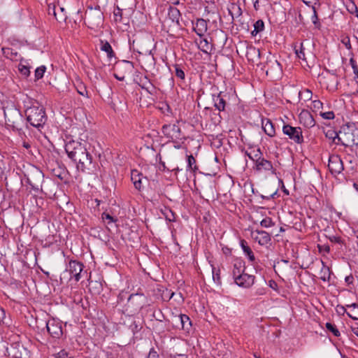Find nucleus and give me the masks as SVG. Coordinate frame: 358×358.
I'll return each instance as SVG.
<instances>
[{
  "label": "nucleus",
  "instance_id": "obj_48",
  "mask_svg": "<svg viewBox=\"0 0 358 358\" xmlns=\"http://www.w3.org/2000/svg\"><path fill=\"white\" fill-rule=\"evenodd\" d=\"M350 64L352 66V69H353V73L355 74V79L358 78V66L357 64L356 61L354 59L353 57H351L350 59Z\"/></svg>",
  "mask_w": 358,
  "mask_h": 358
},
{
  "label": "nucleus",
  "instance_id": "obj_46",
  "mask_svg": "<svg viewBox=\"0 0 358 358\" xmlns=\"http://www.w3.org/2000/svg\"><path fill=\"white\" fill-rule=\"evenodd\" d=\"M46 67L45 66H41L38 67L35 71L36 80H39L43 77L44 73L45 72Z\"/></svg>",
  "mask_w": 358,
  "mask_h": 358
},
{
  "label": "nucleus",
  "instance_id": "obj_63",
  "mask_svg": "<svg viewBox=\"0 0 358 358\" xmlns=\"http://www.w3.org/2000/svg\"><path fill=\"white\" fill-rule=\"evenodd\" d=\"M336 310L338 313H341V314H344L345 313H348L346 312V309L344 306H341V305H338L337 307H336Z\"/></svg>",
  "mask_w": 358,
  "mask_h": 358
},
{
  "label": "nucleus",
  "instance_id": "obj_51",
  "mask_svg": "<svg viewBox=\"0 0 358 358\" xmlns=\"http://www.w3.org/2000/svg\"><path fill=\"white\" fill-rule=\"evenodd\" d=\"M260 224L262 227L267 228V227H271L272 225H273V222L271 218L266 217V218L263 219L261 221Z\"/></svg>",
  "mask_w": 358,
  "mask_h": 358
},
{
  "label": "nucleus",
  "instance_id": "obj_19",
  "mask_svg": "<svg viewBox=\"0 0 358 358\" xmlns=\"http://www.w3.org/2000/svg\"><path fill=\"white\" fill-rule=\"evenodd\" d=\"M175 323L178 328H181L187 331H188L191 327V321L189 317L184 314H180L175 317Z\"/></svg>",
  "mask_w": 358,
  "mask_h": 358
},
{
  "label": "nucleus",
  "instance_id": "obj_52",
  "mask_svg": "<svg viewBox=\"0 0 358 358\" xmlns=\"http://www.w3.org/2000/svg\"><path fill=\"white\" fill-rule=\"evenodd\" d=\"M320 115L325 120H333L335 117L334 113L333 111L328 112H320Z\"/></svg>",
  "mask_w": 358,
  "mask_h": 358
},
{
  "label": "nucleus",
  "instance_id": "obj_57",
  "mask_svg": "<svg viewBox=\"0 0 358 358\" xmlns=\"http://www.w3.org/2000/svg\"><path fill=\"white\" fill-rule=\"evenodd\" d=\"M342 43L344 44V45L345 46V48L348 49V50H351L352 49V45H351V43H350V39L348 36H345L344 37L342 41H341Z\"/></svg>",
  "mask_w": 358,
  "mask_h": 358
},
{
  "label": "nucleus",
  "instance_id": "obj_27",
  "mask_svg": "<svg viewBox=\"0 0 358 358\" xmlns=\"http://www.w3.org/2000/svg\"><path fill=\"white\" fill-rule=\"evenodd\" d=\"M228 11L229 15L231 16L232 20L234 18H237L242 15V10L238 3L233 2L228 7Z\"/></svg>",
  "mask_w": 358,
  "mask_h": 358
},
{
  "label": "nucleus",
  "instance_id": "obj_59",
  "mask_svg": "<svg viewBox=\"0 0 358 358\" xmlns=\"http://www.w3.org/2000/svg\"><path fill=\"white\" fill-rule=\"evenodd\" d=\"M148 358H159V356L155 348H151L148 355Z\"/></svg>",
  "mask_w": 358,
  "mask_h": 358
},
{
  "label": "nucleus",
  "instance_id": "obj_29",
  "mask_svg": "<svg viewBox=\"0 0 358 358\" xmlns=\"http://www.w3.org/2000/svg\"><path fill=\"white\" fill-rule=\"evenodd\" d=\"M326 138L329 140L331 141V143L338 145L340 144V141H338L340 131L337 132L333 129H329L324 132Z\"/></svg>",
  "mask_w": 358,
  "mask_h": 358
},
{
  "label": "nucleus",
  "instance_id": "obj_13",
  "mask_svg": "<svg viewBox=\"0 0 358 358\" xmlns=\"http://www.w3.org/2000/svg\"><path fill=\"white\" fill-rule=\"evenodd\" d=\"M133 63L129 61H124L123 63L117 66V73L114 76L118 80L123 81L126 75L131 73L134 70Z\"/></svg>",
  "mask_w": 358,
  "mask_h": 358
},
{
  "label": "nucleus",
  "instance_id": "obj_49",
  "mask_svg": "<svg viewBox=\"0 0 358 358\" xmlns=\"http://www.w3.org/2000/svg\"><path fill=\"white\" fill-rule=\"evenodd\" d=\"M18 69L21 74L24 76L25 77L29 76L30 74L29 67L25 65L20 64Z\"/></svg>",
  "mask_w": 358,
  "mask_h": 358
},
{
  "label": "nucleus",
  "instance_id": "obj_41",
  "mask_svg": "<svg viewBox=\"0 0 358 358\" xmlns=\"http://www.w3.org/2000/svg\"><path fill=\"white\" fill-rule=\"evenodd\" d=\"M264 28V23L262 20H258L254 24V30L251 32L252 36H256L258 33L262 31Z\"/></svg>",
  "mask_w": 358,
  "mask_h": 358
},
{
  "label": "nucleus",
  "instance_id": "obj_10",
  "mask_svg": "<svg viewBox=\"0 0 358 358\" xmlns=\"http://www.w3.org/2000/svg\"><path fill=\"white\" fill-rule=\"evenodd\" d=\"M46 329L49 334L54 338H59L63 334L62 322L55 318L46 322Z\"/></svg>",
  "mask_w": 358,
  "mask_h": 358
},
{
  "label": "nucleus",
  "instance_id": "obj_34",
  "mask_svg": "<svg viewBox=\"0 0 358 358\" xmlns=\"http://www.w3.org/2000/svg\"><path fill=\"white\" fill-rule=\"evenodd\" d=\"M346 306L350 309V312L347 313V315L353 320H358V304L353 303Z\"/></svg>",
  "mask_w": 358,
  "mask_h": 358
},
{
  "label": "nucleus",
  "instance_id": "obj_32",
  "mask_svg": "<svg viewBox=\"0 0 358 358\" xmlns=\"http://www.w3.org/2000/svg\"><path fill=\"white\" fill-rule=\"evenodd\" d=\"M168 15L173 22L179 24L181 14L178 8L170 6L169 8Z\"/></svg>",
  "mask_w": 358,
  "mask_h": 358
},
{
  "label": "nucleus",
  "instance_id": "obj_26",
  "mask_svg": "<svg viewBox=\"0 0 358 358\" xmlns=\"http://www.w3.org/2000/svg\"><path fill=\"white\" fill-rule=\"evenodd\" d=\"M198 48L206 54H210L213 49V44L207 38H202L201 37L198 43Z\"/></svg>",
  "mask_w": 358,
  "mask_h": 358
},
{
  "label": "nucleus",
  "instance_id": "obj_28",
  "mask_svg": "<svg viewBox=\"0 0 358 358\" xmlns=\"http://www.w3.org/2000/svg\"><path fill=\"white\" fill-rule=\"evenodd\" d=\"M100 49L106 53L109 59L114 57L115 55L110 44L106 40H100Z\"/></svg>",
  "mask_w": 358,
  "mask_h": 358
},
{
  "label": "nucleus",
  "instance_id": "obj_12",
  "mask_svg": "<svg viewBox=\"0 0 358 358\" xmlns=\"http://www.w3.org/2000/svg\"><path fill=\"white\" fill-rule=\"evenodd\" d=\"M253 169L258 173L270 172L272 174H276L272 162L264 157L255 164Z\"/></svg>",
  "mask_w": 358,
  "mask_h": 358
},
{
  "label": "nucleus",
  "instance_id": "obj_45",
  "mask_svg": "<svg viewBox=\"0 0 358 358\" xmlns=\"http://www.w3.org/2000/svg\"><path fill=\"white\" fill-rule=\"evenodd\" d=\"M113 17L114 20L116 22H120L122 20V10L120 9L119 7H117L114 9L113 11Z\"/></svg>",
  "mask_w": 358,
  "mask_h": 358
},
{
  "label": "nucleus",
  "instance_id": "obj_15",
  "mask_svg": "<svg viewBox=\"0 0 358 358\" xmlns=\"http://www.w3.org/2000/svg\"><path fill=\"white\" fill-rule=\"evenodd\" d=\"M255 276L245 273V271L234 280L235 283L244 288L250 287L255 282Z\"/></svg>",
  "mask_w": 358,
  "mask_h": 358
},
{
  "label": "nucleus",
  "instance_id": "obj_39",
  "mask_svg": "<svg viewBox=\"0 0 358 358\" xmlns=\"http://www.w3.org/2000/svg\"><path fill=\"white\" fill-rule=\"evenodd\" d=\"M162 213L165 217V219L169 222H175L176 215L175 213L169 208L165 207L164 209L162 210Z\"/></svg>",
  "mask_w": 358,
  "mask_h": 358
},
{
  "label": "nucleus",
  "instance_id": "obj_17",
  "mask_svg": "<svg viewBox=\"0 0 358 358\" xmlns=\"http://www.w3.org/2000/svg\"><path fill=\"white\" fill-rule=\"evenodd\" d=\"M299 119L300 123L307 128H311L315 125L313 116L308 110H302L299 115Z\"/></svg>",
  "mask_w": 358,
  "mask_h": 358
},
{
  "label": "nucleus",
  "instance_id": "obj_18",
  "mask_svg": "<svg viewBox=\"0 0 358 358\" xmlns=\"http://www.w3.org/2000/svg\"><path fill=\"white\" fill-rule=\"evenodd\" d=\"M138 85L145 90L150 94H154L156 92V88L146 76H141L138 79L135 80Z\"/></svg>",
  "mask_w": 358,
  "mask_h": 358
},
{
  "label": "nucleus",
  "instance_id": "obj_56",
  "mask_svg": "<svg viewBox=\"0 0 358 358\" xmlns=\"http://www.w3.org/2000/svg\"><path fill=\"white\" fill-rule=\"evenodd\" d=\"M313 107L315 110H319L322 108L323 103L320 100H315L313 101Z\"/></svg>",
  "mask_w": 358,
  "mask_h": 358
},
{
  "label": "nucleus",
  "instance_id": "obj_25",
  "mask_svg": "<svg viewBox=\"0 0 358 358\" xmlns=\"http://www.w3.org/2000/svg\"><path fill=\"white\" fill-rule=\"evenodd\" d=\"M245 153V155H247L249 159L254 162V164H256L263 157V154L261 152L260 148H250V150H246Z\"/></svg>",
  "mask_w": 358,
  "mask_h": 358
},
{
  "label": "nucleus",
  "instance_id": "obj_64",
  "mask_svg": "<svg viewBox=\"0 0 358 358\" xmlns=\"http://www.w3.org/2000/svg\"><path fill=\"white\" fill-rule=\"evenodd\" d=\"M169 3L173 6H180L181 5L182 7L184 6V3H180V0H169Z\"/></svg>",
  "mask_w": 358,
  "mask_h": 358
},
{
  "label": "nucleus",
  "instance_id": "obj_43",
  "mask_svg": "<svg viewBox=\"0 0 358 358\" xmlns=\"http://www.w3.org/2000/svg\"><path fill=\"white\" fill-rule=\"evenodd\" d=\"M212 275L213 281L217 285L221 284L220 270L212 266Z\"/></svg>",
  "mask_w": 358,
  "mask_h": 358
},
{
  "label": "nucleus",
  "instance_id": "obj_30",
  "mask_svg": "<svg viewBox=\"0 0 358 358\" xmlns=\"http://www.w3.org/2000/svg\"><path fill=\"white\" fill-rule=\"evenodd\" d=\"M322 267L321 268L320 274V278L323 282H329L331 278V270L330 268L325 264V263L322 261Z\"/></svg>",
  "mask_w": 358,
  "mask_h": 358
},
{
  "label": "nucleus",
  "instance_id": "obj_60",
  "mask_svg": "<svg viewBox=\"0 0 358 358\" xmlns=\"http://www.w3.org/2000/svg\"><path fill=\"white\" fill-rule=\"evenodd\" d=\"M67 357H68V352L64 350H60L56 355V358H67Z\"/></svg>",
  "mask_w": 358,
  "mask_h": 358
},
{
  "label": "nucleus",
  "instance_id": "obj_35",
  "mask_svg": "<svg viewBox=\"0 0 358 358\" xmlns=\"http://www.w3.org/2000/svg\"><path fill=\"white\" fill-rule=\"evenodd\" d=\"M187 170L195 173L198 170V166L196 164V159L192 155H187Z\"/></svg>",
  "mask_w": 358,
  "mask_h": 358
},
{
  "label": "nucleus",
  "instance_id": "obj_36",
  "mask_svg": "<svg viewBox=\"0 0 358 358\" xmlns=\"http://www.w3.org/2000/svg\"><path fill=\"white\" fill-rule=\"evenodd\" d=\"M294 51L298 58L306 62V57L304 52L303 43H301L299 45L296 44L294 45Z\"/></svg>",
  "mask_w": 358,
  "mask_h": 358
},
{
  "label": "nucleus",
  "instance_id": "obj_53",
  "mask_svg": "<svg viewBox=\"0 0 358 358\" xmlns=\"http://www.w3.org/2000/svg\"><path fill=\"white\" fill-rule=\"evenodd\" d=\"M348 10L352 14H355L358 18V8L354 3H352L351 6H348Z\"/></svg>",
  "mask_w": 358,
  "mask_h": 358
},
{
  "label": "nucleus",
  "instance_id": "obj_40",
  "mask_svg": "<svg viewBox=\"0 0 358 358\" xmlns=\"http://www.w3.org/2000/svg\"><path fill=\"white\" fill-rule=\"evenodd\" d=\"M2 51L4 56L8 59H10V60L17 59V52H14L13 49L9 48H3Z\"/></svg>",
  "mask_w": 358,
  "mask_h": 358
},
{
  "label": "nucleus",
  "instance_id": "obj_21",
  "mask_svg": "<svg viewBox=\"0 0 358 358\" xmlns=\"http://www.w3.org/2000/svg\"><path fill=\"white\" fill-rule=\"evenodd\" d=\"M245 269V262L241 259H236L233 264L232 275L234 280L241 275Z\"/></svg>",
  "mask_w": 358,
  "mask_h": 358
},
{
  "label": "nucleus",
  "instance_id": "obj_11",
  "mask_svg": "<svg viewBox=\"0 0 358 358\" xmlns=\"http://www.w3.org/2000/svg\"><path fill=\"white\" fill-rule=\"evenodd\" d=\"M328 167L332 174H339L343 169V161L338 155L329 156Z\"/></svg>",
  "mask_w": 358,
  "mask_h": 358
},
{
  "label": "nucleus",
  "instance_id": "obj_20",
  "mask_svg": "<svg viewBox=\"0 0 358 358\" xmlns=\"http://www.w3.org/2000/svg\"><path fill=\"white\" fill-rule=\"evenodd\" d=\"M193 29L198 36L202 37L208 29L207 22L202 18L197 19L195 24H193Z\"/></svg>",
  "mask_w": 358,
  "mask_h": 358
},
{
  "label": "nucleus",
  "instance_id": "obj_1",
  "mask_svg": "<svg viewBox=\"0 0 358 358\" xmlns=\"http://www.w3.org/2000/svg\"><path fill=\"white\" fill-rule=\"evenodd\" d=\"M86 141L80 142L74 140L69 141L65 145V151L68 157L76 164L78 171L85 172L90 170L92 164V157L87 151Z\"/></svg>",
  "mask_w": 358,
  "mask_h": 358
},
{
  "label": "nucleus",
  "instance_id": "obj_55",
  "mask_svg": "<svg viewBox=\"0 0 358 358\" xmlns=\"http://www.w3.org/2000/svg\"><path fill=\"white\" fill-rule=\"evenodd\" d=\"M101 217L103 220H108V224L114 222L115 221V220L110 215L106 213H103Z\"/></svg>",
  "mask_w": 358,
  "mask_h": 358
},
{
  "label": "nucleus",
  "instance_id": "obj_5",
  "mask_svg": "<svg viewBox=\"0 0 358 358\" xmlns=\"http://www.w3.org/2000/svg\"><path fill=\"white\" fill-rule=\"evenodd\" d=\"M27 120L34 127H39L45 124L46 120L45 110L43 106H31L26 111Z\"/></svg>",
  "mask_w": 358,
  "mask_h": 358
},
{
  "label": "nucleus",
  "instance_id": "obj_2",
  "mask_svg": "<svg viewBox=\"0 0 358 358\" xmlns=\"http://www.w3.org/2000/svg\"><path fill=\"white\" fill-rule=\"evenodd\" d=\"M338 141L345 147L358 145V129L355 124L347 123L341 127Z\"/></svg>",
  "mask_w": 358,
  "mask_h": 358
},
{
  "label": "nucleus",
  "instance_id": "obj_54",
  "mask_svg": "<svg viewBox=\"0 0 358 358\" xmlns=\"http://www.w3.org/2000/svg\"><path fill=\"white\" fill-rule=\"evenodd\" d=\"M354 276L352 275V274H350L349 275H347L345 278V282L346 283V285L348 286H349L350 287V289H352V287H350L351 285H353L354 284Z\"/></svg>",
  "mask_w": 358,
  "mask_h": 358
},
{
  "label": "nucleus",
  "instance_id": "obj_33",
  "mask_svg": "<svg viewBox=\"0 0 358 358\" xmlns=\"http://www.w3.org/2000/svg\"><path fill=\"white\" fill-rule=\"evenodd\" d=\"M241 246L244 253L248 256V259L253 262L255 260V255L251 248L248 245L247 242L245 240L241 241Z\"/></svg>",
  "mask_w": 358,
  "mask_h": 358
},
{
  "label": "nucleus",
  "instance_id": "obj_50",
  "mask_svg": "<svg viewBox=\"0 0 358 358\" xmlns=\"http://www.w3.org/2000/svg\"><path fill=\"white\" fill-rule=\"evenodd\" d=\"M76 88H77V92H78V94H80L82 96L88 97L87 89L82 83L78 85L76 87Z\"/></svg>",
  "mask_w": 358,
  "mask_h": 358
},
{
  "label": "nucleus",
  "instance_id": "obj_9",
  "mask_svg": "<svg viewBox=\"0 0 358 358\" xmlns=\"http://www.w3.org/2000/svg\"><path fill=\"white\" fill-rule=\"evenodd\" d=\"M282 132L284 134L297 144L303 143V136L302 134V129L301 127H294L289 124H285L282 127Z\"/></svg>",
  "mask_w": 358,
  "mask_h": 358
},
{
  "label": "nucleus",
  "instance_id": "obj_23",
  "mask_svg": "<svg viewBox=\"0 0 358 358\" xmlns=\"http://www.w3.org/2000/svg\"><path fill=\"white\" fill-rule=\"evenodd\" d=\"M257 235L254 239L261 245H266L271 241V236L268 233L264 231L256 230Z\"/></svg>",
  "mask_w": 358,
  "mask_h": 358
},
{
  "label": "nucleus",
  "instance_id": "obj_22",
  "mask_svg": "<svg viewBox=\"0 0 358 358\" xmlns=\"http://www.w3.org/2000/svg\"><path fill=\"white\" fill-rule=\"evenodd\" d=\"M143 179H146L143 177V174L137 170H132L131 172V180L134 183L135 188L138 190H141L143 185Z\"/></svg>",
  "mask_w": 358,
  "mask_h": 358
},
{
  "label": "nucleus",
  "instance_id": "obj_14",
  "mask_svg": "<svg viewBox=\"0 0 358 358\" xmlns=\"http://www.w3.org/2000/svg\"><path fill=\"white\" fill-rule=\"evenodd\" d=\"M84 268V265L76 260H71L67 266L66 271L69 272L71 277H73L76 281H79L81 276L80 273Z\"/></svg>",
  "mask_w": 358,
  "mask_h": 358
},
{
  "label": "nucleus",
  "instance_id": "obj_3",
  "mask_svg": "<svg viewBox=\"0 0 358 358\" xmlns=\"http://www.w3.org/2000/svg\"><path fill=\"white\" fill-rule=\"evenodd\" d=\"M148 303V297L142 289L139 288L136 293H132L127 299L125 310L131 314L138 313Z\"/></svg>",
  "mask_w": 358,
  "mask_h": 358
},
{
  "label": "nucleus",
  "instance_id": "obj_61",
  "mask_svg": "<svg viewBox=\"0 0 358 358\" xmlns=\"http://www.w3.org/2000/svg\"><path fill=\"white\" fill-rule=\"evenodd\" d=\"M269 63L271 64V67L277 70H280L281 66L280 63L277 60L270 61Z\"/></svg>",
  "mask_w": 358,
  "mask_h": 358
},
{
  "label": "nucleus",
  "instance_id": "obj_37",
  "mask_svg": "<svg viewBox=\"0 0 358 358\" xmlns=\"http://www.w3.org/2000/svg\"><path fill=\"white\" fill-rule=\"evenodd\" d=\"M0 324L10 327L12 325L11 320L7 317L4 309L0 308Z\"/></svg>",
  "mask_w": 358,
  "mask_h": 358
},
{
  "label": "nucleus",
  "instance_id": "obj_6",
  "mask_svg": "<svg viewBox=\"0 0 358 358\" xmlns=\"http://www.w3.org/2000/svg\"><path fill=\"white\" fill-rule=\"evenodd\" d=\"M103 14L100 8H90L85 13L84 21L85 24L91 29L101 27L103 24Z\"/></svg>",
  "mask_w": 358,
  "mask_h": 358
},
{
  "label": "nucleus",
  "instance_id": "obj_31",
  "mask_svg": "<svg viewBox=\"0 0 358 358\" xmlns=\"http://www.w3.org/2000/svg\"><path fill=\"white\" fill-rule=\"evenodd\" d=\"M214 106L219 111L224 110L226 106V101L223 98L222 93L218 94L213 97Z\"/></svg>",
  "mask_w": 358,
  "mask_h": 358
},
{
  "label": "nucleus",
  "instance_id": "obj_47",
  "mask_svg": "<svg viewBox=\"0 0 358 358\" xmlns=\"http://www.w3.org/2000/svg\"><path fill=\"white\" fill-rule=\"evenodd\" d=\"M327 238L331 243H334L343 245L344 243L342 238L339 236L331 235V236H328Z\"/></svg>",
  "mask_w": 358,
  "mask_h": 358
},
{
  "label": "nucleus",
  "instance_id": "obj_44",
  "mask_svg": "<svg viewBox=\"0 0 358 358\" xmlns=\"http://www.w3.org/2000/svg\"><path fill=\"white\" fill-rule=\"evenodd\" d=\"M325 327L328 331L331 332L334 336L338 337L340 336L341 334L339 330L337 329L336 326L334 324H331L330 322H327L325 324Z\"/></svg>",
  "mask_w": 358,
  "mask_h": 358
},
{
  "label": "nucleus",
  "instance_id": "obj_7",
  "mask_svg": "<svg viewBox=\"0 0 358 358\" xmlns=\"http://www.w3.org/2000/svg\"><path fill=\"white\" fill-rule=\"evenodd\" d=\"M27 183L35 192H42V184L44 180L43 173L38 168L33 166L27 174H25Z\"/></svg>",
  "mask_w": 358,
  "mask_h": 358
},
{
  "label": "nucleus",
  "instance_id": "obj_24",
  "mask_svg": "<svg viewBox=\"0 0 358 358\" xmlns=\"http://www.w3.org/2000/svg\"><path fill=\"white\" fill-rule=\"evenodd\" d=\"M262 129H264L266 134L270 137H273L275 135V130L274 124L269 119H263L262 121Z\"/></svg>",
  "mask_w": 358,
  "mask_h": 358
},
{
  "label": "nucleus",
  "instance_id": "obj_4",
  "mask_svg": "<svg viewBox=\"0 0 358 358\" xmlns=\"http://www.w3.org/2000/svg\"><path fill=\"white\" fill-rule=\"evenodd\" d=\"M3 113L6 124L12 127L13 130H17L19 135L24 134L22 129L19 128V125L23 121L20 110L14 106H10L4 108Z\"/></svg>",
  "mask_w": 358,
  "mask_h": 358
},
{
  "label": "nucleus",
  "instance_id": "obj_38",
  "mask_svg": "<svg viewBox=\"0 0 358 358\" xmlns=\"http://www.w3.org/2000/svg\"><path fill=\"white\" fill-rule=\"evenodd\" d=\"M176 76L180 79L181 80H185V73L184 69L181 66V65L176 64L173 66Z\"/></svg>",
  "mask_w": 358,
  "mask_h": 358
},
{
  "label": "nucleus",
  "instance_id": "obj_8",
  "mask_svg": "<svg viewBox=\"0 0 358 358\" xmlns=\"http://www.w3.org/2000/svg\"><path fill=\"white\" fill-rule=\"evenodd\" d=\"M162 134L173 142L182 139V134L177 123L164 124L162 127Z\"/></svg>",
  "mask_w": 358,
  "mask_h": 358
},
{
  "label": "nucleus",
  "instance_id": "obj_16",
  "mask_svg": "<svg viewBox=\"0 0 358 358\" xmlns=\"http://www.w3.org/2000/svg\"><path fill=\"white\" fill-rule=\"evenodd\" d=\"M52 11L57 22L61 23L66 21L67 15L64 8L59 5H54L52 7L49 6L48 13L50 14Z\"/></svg>",
  "mask_w": 358,
  "mask_h": 358
},
{
  "label": "nucleus",
  "instance_id": "obj_62",
  "mask_svg": "<svg viewBox=\"0 0 358 358\" xmlns=\"http://www.w3.org/2000/svg\"><path fill=\"white\" fill-rule=\"evenodd\" d=\"M268 285H269V287H270L271 289H274V290H275V291H277V290H278V286L277 282H276L275 280H269V281H268Z\"/></svg>",
  "mask_w": 358,
  "mask_h": 358
},
{
  "label": "nucleus",
  "instance_id": "obj_58",
  "mask_svg": "<svg viewBox=\"0 0 358 358\" xmlns=\"http://www.w3.org/2000/svg\"><path fill=\"white\" fill-rule=\"evenodd\" d=\"M250 54H253V55H257L258 57H259L260 56V52H259V49H256L255 48H250L248 51H247V57H248V55Z\"/></svg>",
  "mask_w": 358,
  "mask_h": 358
},
{
  "label": "nucleus",
  "instance_id": "obj_42",
  "mask_svg": "<svg viewBox=\"0 0 358 358\" xmlns=\"http://www.w3.org/2000/svg\"><path fill=\"white\" fill-rule=\"evenodd\" d=\"M312 10H313V15L311 16L312 22L315 25V28L320 29V27H321V24L320 22V20H319V18H318V15H317V11H316V8H315V6H312Z\"/></svg>",
  "mask_w": 358,
  "mask_h": 358
}]
</instances>
